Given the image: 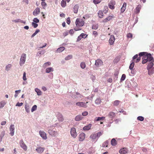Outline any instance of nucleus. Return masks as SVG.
<instances>
[{
    "instance_id": "obj_1",
    "label": "nucleus",
    "mask_w": 154,
    "mask_h": 154,
    "mask_svg": "<svg viewBox=\"0 0 154 154\" xmlns=\"http://www.w3.org/2000/svg\"><path fill=\"white\" fill-rule=\"evenodd\" d=\"M103 133V132H99L96 133L92 134L90 137V138L92 142H96L97 141L99 138L101 136Z\"/></svg>"
},
{
    "instance_id": "obj_2",
    "label": "nucleus",
    "mask_w": 154,
    "mask_h": 154,
    "mask_svg": "<svg viewBox=\"0 0 154 154\" xmlns=\"http://www.w3.org/2000/svg\"><path fill=\"white\" fill-rule=\"evenodd\" d=\"M75 23L78 28H74V30L77 31L81 30L82 29L79 27H82L84 25V22L82 19L77 18L76 20Z\"/></svg>"
},
{
    "instance_id": "obj_3",
    "label": "nucleus",
    "mask_w": 154,
    "mask_h": 154,
    "mask_svg": "<svg viewBox=\"0 0 154 154\" xmlns=\"http://www.w3.org/2000/svg\"><path fill=\"white\" fill-rule=\"evenodd\" d=\"M140 60V58L138 57L137 54L135 55L133 57V60L131 61V63L129 66V69H132L134 65V62L136 63L138 62Z\"/></svg>"
},
{
    "instance_id": "obj_4",
    "label": "nucleus",
    "mask_w": 154,
    "mask_h": 154,
    "mask_svg": "<svg viewBox=\"0 0 154 154\" xmlns=\"http://www.w3.org/2000/svg\"><path fill=\"white\" fill-rule=\"evenodd\" d=\"M26 57V55L25 54H23L21 57L20 62V64L22 66L23 64L25 62Z\"/></svg>"
},
{
    "instance_id": "obj_5",
    "label": "nucleus",
    "mask_w": 154,
    "mask_h": 154,
    "mask_svg": "<svg viewBox=\"0 0 154 154\" xmlns=\"http://www.w3.org/2000/svg\"><path fill=\"white\" fill-rule=\"evenodd\" d=\"M88 103V102H86V103L83 102H78L76 103V105L77 106H79L80 107H82L85 108H86L87 107V104Z\"/></svg>"
},
{
    "instance_id": "obj_6",
    "label": "nucleus",
    "mask_w": 154,
    "mask_h": 154,
    "mask_svg": "<svg viewBox=\"0 0 154 154\" xmlns=\"http://www.w3.org/2000/svg\"><path fill=\"white\" fill-rule=\"evenodd\" d=\"M145 57V58H146L148 62L154 61L153 58L152 56L150 54H147L144 56Z\"/></svg>"
},
{
    "instance_id": "obj_7",
    "label": "nucleus",
    "mask_w": 154,
    "mask_h": 154,
    "mask_svg": "<svg viewBox=\"0 0 154 154\" xmlns=\"http://www.w3.org/2000/svg\"><path fill=\"white\" fill-rule=\"evenodd\" d=\"M20 146L23 149L26 151L27 150V146L23 140H21L20 141Z\"/></svg>"
},
{
    "instance_id": "obj_8",
    "label": "nucleus",
    "mask_w": 154,
    "mask_h": 154,
    "mask_svg": "<svg viewBox=\"0 0 154 154\" xmlns=\"http://www.w3.org/2000/svg\"><path fill=\"white\" fill-rule=\"evenodd\" d=\"M70 134L71 136L74 138H75L77 135L76 129L74 128H71L70 130Z\"/></svg>"
},
{
    "instance_id": "obj_9",
    "label": "nucleus",
    "mask_w": 154,
    "mask_h": 154,
    "mask_svg": "<svg viewBox=\"0 0 154 154\" xmlns=\"http://www.w3.org/2000/svg\"><path fill=\"white\" fill-rule=\"evenodd\" d=\"M48 132L51 136L54 137L57 136L58 135V133L57 131L52 130H49Z\"/></svg>"
},
{
    "instance_id": "obj_10",
    "label": "nucleus",
    "mask_w": 154,
    "mask_h": 154,
    "mask_svg": "<svg viewBox=\"0 0 154 154\" xmlns=\"http://www.w3.org/2000/svg\"><path fill=\"white\" fill-rule=\"evenodd\" d=\"M14 126L13 124H11L10 126L9 130L10 131V133L11 136H13L14 135Z\"/></svg>"
},
{
    "instance_id": "obj_11",
    "label": "nucleus",
    "mask_w": 154,
    "mask_h": 154,
    "mask_svg": "<svg viewBox=\"0 0 154 154\" xmlns=\"http://www.w3.org/2000/svg\"><path fill=\"white\" fill-rule=\"evenodd\" d=\"M103 64V62L100 59H97L95 61V65L97 67H99L100 66H101Z\"/></svg>"
},
{
    "instance_id": "obj_12",
    "label": "nucleus",
    "mask_w": 154,
    "mask_h": 154,
    "mask_svg": "<svg viewBox=\"0 0 154 154\" xmlns=\"http://www.w3.org/2000/svg\"><path fill=\"white\" fill-rule=\"evenodd\" d=\"M39 134L41 137L44 139L46 140L47 139V135L46 133L43 131H39Z\"/></svg>"
},
{
    "instance_id": "obj_13",
    "label": "nucleus",
    "mask_w": 154,
    "mask_h": 154,
    "mask_svg": "<svg viewBox=\"0 0 154 154\" xmlns=\"http://www.w3.org/2000/svg\"><path fill=\"white\" fill-rule=\"evenodd\" d=\"M128 149L126 147L123 148L119 150V152L121 154H126L128 153Z\"/></svg>"
},
{
    "instance_id": "obj_14",
    "label": "nucleus",
    "mask_w": 154,
    "mask_h": 154,
    "mask_svg": "<svg viewBox=\"0 0 154 154\" xmlns=\"http://www.w3.org/2000/svg\"><path fill=\"white\" fill-rule=\"evenodd\" d=\"M85 134L84 133H81L79 136V140L81 141H82L85 139Z\"/></svg>"
},
{
    "instance_id": "obj_15",
    "label": "nucleus",
    "mask_w": 154,
    "mask_h": 154,
    "mask_svg": "<svg viewBox=\"0 0 154 154\" xmlns=\"http://www.w3.org/2000/svg\"><path fill=\"white\" fill-rule=\"evenodd\" d=\"M116 4L115 2L114 1H111L109 4V8L111 9H113L115 8L114 5Z\"/></svg>"
},
{
    "instance_id": "obj_16",
    "label": "nucleus",
    "mask_w": 154,
    "mask_h": 154,
    "mask_svg": "<svg viewBox=\"0 0 154 154\" xmlns=\"http://www.w3.org/2000/svg\"><path fill=\"white\" fill-rule=\"evenodd\" d=\"M114 17V16L112 15H110L108 17H107L105 18L103 20V22L104 23H106L108 21L112 20V19Z\"/></svg>"
},
{
    "instance_id": "obj_17",
    "label": "nucleus",
    "mask_w": 154,
    "mask_h": 154,
    "mask_svg": "<svg viewBox=\"0 0 154 154\" xmlns=\"http://www.w3.org/2000/svg\"><path fill=\"white\" fill-rule=\"evenodd\" d=\"M108 116L112 120L113 119L116 117V114L113 112H110L108 114Z\"/></svg>"
},
{
    "instance_id": "obj_18",
    "label": "nucleus",
    "mask_w": 154,
    "mask_h": 154,
    "mask_svg": "<svg viewBox=\"0 0 154 154\" xmlns=\"http://www.w3.org/2000/svg\"><path fill=\"white\" fill-rule=\"evenodd\" d=\"M40 12V9L39 8H37L33 11V14L36 16L38 15Z\"/></svg>"
},
{
    "instance_id": "obj_19",
    "label": "nucleus",
    "mask_w": 154,
    "mask_h": 154,
    "mask_svg": "<svg viewBox=\"0 0 154 154\" xmlns=\"http://www.w3.org/2000/svg\"><path fill=\"white\" fill-rule=\"evenodd\" d=\"M115 40V37L114 35H111L109 40V44L111 45L113 44Z\"/></svg>"
},
{
    "instance_id": "obj_20",
    "label": "nucleus",
    "mask_w": 154,
    "mask_h": 154,
    "mask_svg": "<svg viewBox=\"0 0 154 154\" xmlns=\"http://www.w3.org/2000/svg\"><path fill=\"white\" fill-rule=\"evenodd\" d=\"M45 150V148L43 147H38L36 149V150L37 152L39 153H42L44 150Z\"/></svg>"
},
{
    "instance_id": "obj_21",
    "label": "nucleus",
    "mask_w": 154,
    "mask_h": 154,
    "mask_svg": "<svg viewBox=\"0 0 154 154\" xmlns=\"http://www.w3.org/2000/svg\"><path fill=\"white\" fill-rule=\"evenodd\" d=\"M141 5H139L137 6L136 7V8L134 9V11L135 13L136 14L139 13L141 9Z\"/></svg>"
},
{
    "instance_id": "obj_22",
    "label": "nucleus",
    "mask_w": 154,
    "mask_h": 154,
    "mask_svg": "<svg viewBox=\"0 0 154 154\" xmlns=\"http://www.w3.org/2000/svg\"><path fill=\"white\" fill-rule=\"evenodd\" d=\"M57 117L59 121L62 122L63 121L64 119L63 115L61 114L58 113L57 115Z\"/></svg>"
},
{
    "instance_id": "obj_23",
    "label": "nucleus",
    "mask_w": 154,
    "mask_h": 154,
    "mask_svg": "<svg viewBox=\"0 0 154 154\" xmlns=\"http://www.w3.org/2000/svg\"><path fill=\"white\" fill-rule=\"evenodd\" d=\"M97 14L98 17L100 18H103L104 16L103 13L101 10H100L98 11Z\"/></svg>"
},
{
    "instance_id": "obj_24",
    "label": "nucleus",
    "mask_w": 154,
    "mask_h": 154,
    "mask_svg": "<svg viewBox=\"0 0 154 154\" xmlns=\"http://www.w3.org/2000/svg\"><path fill=\"white\" fill-rule=\"evenodd\" d=\"M126 3L125 2L123 3V5L121 9V13H122L125 11L126 8Z\"/></svg>"
},
{
    "instance_id": "obj_25",
    "label": "nucleus",
    "mask_w": 154,
    "mask_h": 154,
    "mask_svg": "<svg viewBox=\"0 0 154 154\" xmlns=\"http://www.w3.org/2000/svg\"><path fill=\"white\" fill-rule=\"evenodd\" d=\"M148 70V73L149 75H151L154 73V68L147 69Z\"/></svg>"
},
{
    "instance_id": "obj_26",
    "label": "nucleus",
    "mask_w": 154,
    "mask_h": 154,
    "mask_svg": "<svg viewBox=\"0 0 154 154\" xmlns=\"http://www.w3.org/2000/svg\"><path fill=\"white\" fill-rule=\"evenodd\" d=\"M154 61H152L149 62V63L148 64L147 66V69L153 68V67H152L154 65Z\"/></svg>"
},
{
    "instance_id": "obj_27",
    "label": "nucleus",
    "mask_w": 154,
    "mask_h": 154,
    "mask_svg": "<svg viewBox=\"0 0 154 154\" xmlns=\"http://www.w3.org/2000/svg\"><path fill=\"white\" fill-rule=\"evenodd\" d=\"M91 124H90L88 125L85 126L83 128V129L84 130H88L91 128Z\"/></svg>"
},
{
    "instance_id": "obj_28",
    "label": "nucleus",
    "mask_w": 154,
    "mask_h": 154,
    "mask_svg": "<svg viewBox=\"0 0 154 154\" xmlns=\"http://www.w3.org/2000/svg\"><path fill=\"white\" fill-rule=\"evenodd\" d=\"M120 101L119 100H116L112 102L113 105L115 106H117L120 103Z\"/></svg>"
},
{
    "instance_id": "obj_29",
    "label": "nucleus",
    "mask_w": 154,
    "mask_h": 154,
    "mask_svg": "<svg viewBox=\"0 0 154 154\" xmlns=\"http://www.w3.org/2000/svg\"><path fill=\"white\" fill-rule=\"evenodd\" d=\"M105 119V117H97L95 118L94 119L95 121H99L100 120H104Z\"/></svg>"
},
{
    "instance_id": "obj_30",
    "label": "nucleus",
    "mask_w": 154,
    "mask_h": 154,
    "mask_svg": "<svg viewBox=\"0 0 154 154\" xmlns=\"http://www.w3.org/2000/svg\"><path fill=\"white\" fill-rule=\"evenodd\" d=\"M82 117L81 115H78L75 117V120L76 121H79L82 120Z\"/></svg>"
},
{
    "instance_id": "obj_31",
    "label": "nucleus",
    "mask_w": 154,
    "mask_h": 154,
    "mask_svg": "<svg viewBox=\"0 0 154 154\" xmlns=\"http://www.w3.org/2000/svg\"><path fill=\"white\" fill-rule=\"evenodd\" d=\"M117 144V142L114 138L112 139L111 140V144L113 146H116Z\"/></svg>"
},
{
    "instance_id": "obj_32",
    "label": "nucleus",
    "mask_w": 154,
    "mask_h": 154,
    "mask_svg": "<svg viewBox=\"0 0 154 154\" xmlns=\"http://www.w3.org/2000/svg\"><path fill=\"white\" fill-rule=\"evenodd\" d=\"M65 49V48L64 47H62L58 48L57 50V52L60 53L62 52V51H64Z\"/></svg>"
},
{
    "instance_id": "obj_33",
    "label": "nucleus",
    "mask_w": 154,
    "mask_h": 154,
    "mask_svg": "<svg viewBox=\"0 0 154 154\" xmlns=\"http://www.w3.org/2000/svg\"><path fill=\"white\" fill-rule=\"evenodd\" d=\"M79 7L77 5H75L73 8V11L75 13H77L78 12Z\"/></svg>"
},
{
    "instance_id": "obj_34",
    "label": "nucleus",
    "mask_w": 154,
    "mask_h": 154,
    "mask_svg": "<svg viewBox=\"0 0 154 154\" xmlns=\"http://www.w3.org/2000/svg\"><path fill=\"white\" fill-rule=\"evenodd\" d=\"M66 0H62L61 2V5L63 7H65L66 6Z\"/></svg>"
},
{
    "instance_id": "obj_35",
    "label": "nucleus",
    "mask_w": 154,
    "mask_h": 154,
    "mask_svg": "<svg viewBox=\"0 0 154 154\" xmlns=\"http://www.w3.org/2000/svg\"><path fill=\"white\" fill-rule=\"evenodd\" d=\"M53 71V69L52 67H49L46 69L45 71L46 73H48Z\"/></svg>"
},
{
    "instance_id": "obj_36",
    "label": "nucleus",
    "mask_w": 154,
    "mask_h": 154,
    "mask_svg": "<svg viewBox=\"0 0 154 154\" xmlns=\"http://www.w3.org/2000/svg\"><path fill=\"white\" fill-rule=\"evenodd\" d=\"M109 141L108 140H106V141L104 142L103 144H102V146L103 147H107L108 146V144Z\"/></svg>"
},
{
    "instance_id": "obj_37",
    "label": "nucleus",
    "mask_w": 154,
    "mask_h": 154,
    "mask_svg": "<svg viewBox=\"0 0 154 154\" xmlns=\"http://www.w3.org/2000/svg\"><path fill=\"white\" fill-rule=\"evenodd\" d=\"M35 91L37 92L38 95H40L42 94V92L38 88L35 89Z\"/></svg>"
},
{
    "instance_id": "obj_38",
    "label": "nucleus",
    "mask_w": 154,
    "mask_h": 154,
    "mask_svg": "<svg viewBox=\"0 0 154 154\" xmlns=\"http://www.w3.org/2000/svg\"><path fill=\"white\" fill-rule=\"evenodd\" d=\"M80 66L82 69H84L86 67V65L84 62H82L80 64Z\"/></svg>"
},
{
    "instance_id": "obj_39",
    "label": "nucleus",
    "mask_w": 154,
    "mask_h": 154,
    "mask_svg": "<svg viewBox=\"0 0 154 154\" xmlns=\"http://www.w3.org/2000/svg\"><path fill=\"white\" fill-rule=\"evenodd\" d=\"M41 5L44 9H45L46 7L47 6V4L45 2H41Z\"/></svg>"
},
{
    "instance_id": "obj_40",
    "label": "nucleus",
    "mask_w": 154,
    "mask_h": 154,
    "mask_svg": "<svg viewBox=\"0 0 154 154\" xmlns=\"http://www.w3.org/2000/svg\"><path fill=\"white\" fill-rule=\"evenodd\" d=\"M108 7L107 6H105L104 8V9L103 10V11L104 13L106 14L108 12Z\"/></svg>"
},
{
    "instance_id": "obj_41",
    "label": "nucleus",
    "mask_w": 154,
    "mask_h": 154,
    "mask_svg": "<svg viewBox=\"0 0 154 154\" xmlns=\"http://www.w3.org/2000/svg\"><path fill=\"white\" fill-rule=\"evenodd\" d=\"M12 21L13 22H14L15 23H17V22H21V23H25V22H22V20H21L20 19H17V20H12Z\"/></svg>"
},
{
    "instance_id": "obj_42",
    "label": "nucleus",
    "mask_w": 154,
    "mask_h": 154,
    "mask_svg": "<svg viewBox=\"0 0 154 154\" xmlns=\"http://www.w3.org/2000/svg\"><path fill=\"white\" fill-rule=\"evenodd\" d=\"M145 58V56H144L142 58L143 60L142 61V63L143 64H145L148 62L146 59Z\"/></svg>"
},
{
    "instance_id": "obj_43",
    "label": "nucleus",
    "mask_w": 154,
    "mask_h": 154,
    "mask_svg": "<svg viewBox=\"0 0 154 154\" xmlns=\"http://www.w3.org/2000/svg\"><path fill=\"white\" fill-rule=\"evenodd\" d=\"M6 103L4 101H2L0 102V108H3L5 104Z\"/></svg>"
},
{
    "instance_id": "obj_44",
    "label": "nucleus",
    "mask_w": 154,
    "mask_h": 154,
    "mask_svg": "<svg viewBox=\"0 0 154 154\" xmlns=\"http://www.w3.org/2000/svg\"><path fill=\"white\" fill-rule=\"evenodd\" d=\"M12 66V65L11 64H8L6 66L5 70L7 71H8L11 68Z\"/></svg>"
},
{
    "instance_id": "obj_45",
    "label": "nucleus",
    "mask_w": 154,
    "mask_h": 154,
    "mask_svg": "<svg viewBox=\"0 0 154 154\" xmlns=\"http://www.w3.org/2000/svg\"><path fill=\"white\" fill-rule=\"evenodd\" d=\"M5 132H2L1 134L0 135V142H1L2 140V138L5 135Z\"/></svg>"
},
{
    "instance_id": "obj_46",
    "label": "nucleus",
    "mask_w": 154,
    "mask_h": 154,
    "mask_svg": "<svg viewBox=\"0 0 154 154\" xmlns=\"http://www.w3.org/2000/svg\"><path fill=\"white\" fill-rule=\"evenodd\" d=\"M72 55H69L68 56H67L65 58V60H68L69 59H71L72 58Z\"/></svg>"
},
{
    "instance_id": "obj_47",
    "label": "nucleus",
    "mask_w": 154,
    "mask_h": 154,
    "mask_svg": "<svg viewBox=\"0 0 154 154\" xmlns=\"http://www.w3.org/2000/svg\"><path fill=\"white\" fill-rule=\"evenodd\" d=\"M101 0H94L93 2L95 4H97L101 2Z\"/></svg>"
},
{
    "instance_id": "obj_48",
    "label": "nucleus",
    "mask_w": 154,
    "mask_h": 154,
    "mask_svg": "<svg viewBox=\"0 0 154 154\" xmlns=\"http://www.w3.org/2000/svg\"><path fill=\"white\" fill-rule=\"evenodd\" d=\"M37 106L36 105H34L32 107L31 109V112H33L35 110L37 109Z\"/></svg>"
},
{
    "instance_id": "obj_49",
    "label": "nucleus",
    "mask_w": 154,
    "mask_h": 154,
    "mask_svg": "<svg viewBox=\"0 0 154 154\" xmlns=\"http://www.w3.org/2000/svg\"><path fill=\"white\" fill-rule=\"evenodd\" d=\"M137 119L139 121H143L144 120V118L142 116H139L137 117Z\"/></svg>"
},
{
    "instance_id": "obj_50",
    "label": "nucleus",
    "mask_w": 154,
    "mask_h": 154,
    "mask_svg": "<svg viewBox=\"0 0 154 154\" xmlns=\"http://www.w3.org/2000/svg\"><path fill=\"white\" fill-rule=\"evenodd\" d=\"M40 32V30L39 29H37L35 32L32 35L31 37H34L38 33Z\"/></svg>"
},
{
    "instance_id": "obj_51",
    "label": "nucleus",
    "mask_w": 154,
    "mask_h": 154,
    "mask_svg": "<svg viewBox=\"0 0 154 154\" xmlns=\"http://www.w3.org/2000/svg\"><path fill=\"white\" fill-rule=\"evenodd\" d=\"M51 64V63L48 62L44 63L43 65V66L45 67H46L48 66H50Z\"/></svg>"
},
{
    "instance_id": "obj_52",
    "label": "nucleus",
    "mask_w": 154,
    "mask_h": 154,
    "mask_svg": "<svg viewBox=\"0 0 154 154\" xmlns=\"http://www.w3.org/2000/svg\"><path fill=\"white\" fill-rule=\"evenodd\" d=\"M95 103L97 104H98L100 103V99L97 98L96 99L95 101Z\"/></svg>"
},
{
    "instance_id": "obj_53",
    "label": "nucleus",
    "mask_w": 154,
    "mask_h": 154,
    "mask_svg": "<svg viewBox=\"0 0 154 154\" xmlns=\"http://www.w3.org/2000/svg\"><path fill=\"white\" fill-rule=\"evenodd\" d=\"M126 78V75L125 74H123L121 77V81H124Z\"/></svg>"
},
{
    "instance_id": "obj_54",
    "label": "nucleus",
    "mask_w": 154,
    "mask_h": 154,
    "mask_svg": "<svg viewBox=\"0 0 154 154\" xmlns=\"http://www.w3.org/2000/svg\"><path fill=\"white\" fill-rule=\"evenodd\" d=\"M146 54L145 52H140L139 53V57H140L141 56H143V57L144 56H146V55H145V54Z\"/></svg>"
},
{
    "instance_id": "obj_55",
    "label": "nucleus",
    "mask_w": 154,
    "mask_h": 154,
    "mask_svg": "<svg viewBox=\"0 0 154 154\" xmlns=\"http://www.w3.org/2000/svg\"><path fill=\"white\" fill-rule=\"evenodd\" d=\"M80 35L81 36L82 38H85L87 36V35H86V34H85L84 33H82Z\"/></svg>"
},
{
    "instance_id": "obj_56",
    "label": "nucleus",
    "mask_w": 154,
    "mask_h": 154,
    "mask_svg": "<svg viewBox=\"0 0 154 154\" xmlns=\"http://www.w3.org/2000/svg\"><path fill=\"white\" fill-rule=\"evenodd\" d=\"M33 21L34 23H38L39 22V20L37 18H35L33 19Z\"/></svg>"
},
{
    "instance_id": "obj_57",
    "label": "nucleus",
    "mask_w": 154,
    "mask_h": 154,
    "mask_svg": "<svg viewBox=\"0 0 154 154\" xmlns=\"http://www.w3.org/2000/svg\"><path fill=\"white\" fill-rule=\"evenodd\" d=\"M69 33L70 35H72L74 33V31L73 29H71L69 32Z\"/></svg>"
},
{
    "instance_id": "obj_58",
    "label": "nucleus",
    "mask_w": 154,
    "mask_h": 154,
    "mask_svg": "<svg viewBox=\"0 0 154 154\" xmlns=\"http://www.w3.org/2000/svg\"><path fill=\"white\" fill-rule=\"evenodd\" d=\"M32 25L34 28H36L38 26V24L32 22Z\"/></svg>"
},
{
    "instance_id": "obj_59",
    "label": "nucleus",
    "mask_w": 154,
    "mask_h": 154,
    "mask_svg": "<svg viewBox=\"0 0 154 154\" xmlns=\"http://www.w3.org/2000/svg\"><path fill=\"white\" fill-rule=\"evenodd\" d=\"M98 26L97 25H93L92 26V29H96L98 28Z\"/></svg>"
},
{
    "instance_id": "obj_60",
    "label": "nucleus",
    "mask_w": 154,
    "mask_h": 154,
    "mask_svg": "<svg viewBox=\"0 0 154 154\" xmlns=\"http://www.w3.org/2000/svg\"><path fill=\"white\" fill-rule=\"evenodd\" d=\"M23 80L24 81H26V80L27 79L26 77V73L25 72H24L23 73Z\"/></svg>"
},
{
    "instance_id": "obj_61",
    "label": "nucleus",
    "mask_w": 154,
    "mask_h": 154,
    "mask_svg": "<svg viewBox=\"0 0 154 154\" xmlns=\"http://www.w3.org/2000/svg\"><path fill=\"white\" fill-rule=\"evenodd\" d=\"M23 103H19L18 102L16 105V106H20L23 105Z\"/></svg>"
},
{
    "instance_id": "obj_62",
    "label": "nucleus",
    "mask_w": 154,
    "mask_h": 154,
    "mask_svg": "<svg viewBox=\"0 0 154 154\" xmlns=\"http://www.w3.org/2000/svg\"><path fill=\"white\" fill-rule=\"evenodd\" d=\"M93 35H94L95 37H96L98 35L97 32L96 31H94L93 32Z\"/></svg>"
},
{
    "instance_id": "obj_63",
    "label": "nucleus",
    "mask_w": 154,
    "mask_h": 154,
    "mask_svg": "<svg viewBox=\"0 0 154 154\" xmlns=\"http://www.w3.org/2000/svg\"><path fill=\"white\" fill-rule=\"evenodd\" d=\"M66 23L68 24H69L70 23V18L69 17L66 19Z\"/></svg>"
},
{
    "instance_id": "obj_64",
    "label": "nucleus",
    "mask_w": 154,
    "mask_h": 154,
    "mask_svg": "<svg viewBox=\"0 0 154 154\" xmlns=\"http://www.w3.org/2000/svg\"><path fill=\"white\" fill-rule=\"evenodd\" d=\"M127 36L128 38H132V35L131 33H128L127 35Z\"/></svg>"
}]
</instances>
